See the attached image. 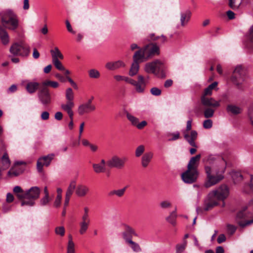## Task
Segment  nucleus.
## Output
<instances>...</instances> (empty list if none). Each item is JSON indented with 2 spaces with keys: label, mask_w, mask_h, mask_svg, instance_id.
Listing matches in <instances>:
<instances>
[{
  "label": "nucleus",
  "mask_w": 253,
  "mask_h": 253,
  "mask_svg": "<svg viewBox=\"0 0 253 253\" xmlns=\"http://www.w3.org/2000/svg\"><path fill=\"white\" fill-rule=\"evenodd\" d=\"M1 22L3 26H0V38L4 44L9 42V36L5 28L11 30H16L19 26V20L17 14L12 10H6L0 14Z\"/></svg>",
  "instance_id": "f257e3e1"
},
{
  "label": "nucleus",
  "mask_w": 253,
  "mask_h": 253,
  "mask_svg": "<svg viewBox=\"0 0 253 253\" xmlns=\"http://www.w3.org/2000/svg\"><path fill=\"white\" fill-rule=\"evenodd\" d=\"M13 191L21 201V206L32 207L35 205V200L39 198L41 189L39 187L33 186L28 190H24L20 186H16L13 188Z\"/></svg>",
  "instance_id": "f03ea898"
},
{
  "label": "nucleus",
  "mask_w": 253,
  "mask_h": 253,
  "mask_svg": "<svg viewBox=\"0 0 253 253\" xmlns=\"http://www.w3.org/2000/svg\"><path fill=\"white\" fill-rule=\"evenodd\" d=\"M229 194V189L227 186L221 185L217 190L210 193L208 196V201L205 203V207L197 208L198 213H202L203 211H208L218 205L219 201H223L226 199Z\"/></svg>",
  "instance_id": "7ed1b4c3"
},
{
  "label": "nucleus",
  "mask_w": 253,
  "mask_h": 253,
  "mask_svg": "<svg viewBox=\"0 0 253 253\" xmlns=\"http://www.w3.org/2000/svg\"><path fill=\"white\" fill-rule=\"evenodd\" d=\"M135 53H138V56L144 62L159 55L160 48L156 43L151 42L140 48Z\"/></svg>",
  "instance_id": "20e7f679"
},
{
  "label": "nucleus",
  "mask_w": 253,
  "mask_h": 253,
  "mask_svg": "<svg viewBox=\"0 0 253 253\" xmlns=\"http://www.w3.org/2000/svg\"><path fill=\"white\" fill-rule=\"evenodd\" d=\"M165 67L164 63L159 60L148 62L145 64L144 70L147 73H151L159 78H165Z\"/></svg>",
  "instance_id": "39448f33"
},
{
  "label": "nucleus",
  "mask_w": 253,
  "mask_h": 253,
  "mask_svg": "<svg viewBox=\"0 0 253 253\" xmlns=\"http://www.w3.org/2000/svg\"><path fill=\"white\" fill-rule=\"evenodd\" d=\"M250 205H253V199H252L250 203ZM251 213L247 211V207H244L237 214L236 220L238 225L242 228H244L253 223V218L251 220H247L251 216Z\"/></svg>",
  "instance_id": "423d86ee"
},
{
  "label": "nucleus",
  "mask_w": 253,
  "mask_h": 253,
  "mask_svg": "<svg viewBox=\"0 0 253 253\" xmlns=\"http://www.w3.org/2000/svg\"><path fill=\"white\" fill-rule=\"evenodd\" d=\"M29 46L23 42H15L12 44L9 49V51L13 56L27 57L30 53Z\"/></svg>",
  "instance_id": "0eeeda50"
},
{
  "label": "nucleus",
  "mask_w": 253,
  "mask_h": 253,
  "mask_svg": "<svg viewBox=\"0 0 253 253\" xmlns=\"http://www.w3.org/2000/svg\"><path fill=\"white\" fill-rule=\"evenodd\" d=\"M246 72L241 66H237L234 70L231 77L232 82L238 89H242L241 84L245 81Z\"/></svg>",
  "instance_id": "6e6552de"
},
{
  "label": "nucleus",
  "mask_w": 253,
  "mask_h": 253,
  "mask_svg": "<svg viewBox=\"0 0 253 253\" xmlns=\"http://www.w3.org/2000/svg\"><path fill=\"white\" fill-rule=\"evenodd\" d=\"M192 128V120H189L187 122L186 129L183 131L184 137L188 143L192 147L196 148L197 147L195 140L197 138L198 133L196 130H191L189 133L188 131Z\"/></svg>",
  "instance_id": "1a4fd4ad"
},
{
  "label": "nucleus",
  "mask_w": 253,
  "mask_h": 253,
  "mask_svg": "<svg viewBox=\"0 0 253 253\" xmlns=\"http://www.w3.org/2000/svg\"><path fill=\"white\" fill-rule=\"evenodd\" d=\"M38 96L39 101L44 106H47L51 102V96L47 87L42 85L39 88Z\"/></svg>",
  "instance_id": "9d476101"
},
{
  "label": "nucleus",
  "mask_w": 253,
  "mask_h": 253,
  "mask_svg": "<svg viewBox=\"0 0 253 253\" xmlns=\"http://www.w3.org/2000/svg\"><path fill=\"white\" fill-rule=\"evenodd\" d=\"M127 161L126 157L121 158L117 155H114L107 161L106 165L110 168L122 169L124 168Z\"/></svg>",
  "instance_id": "9b49d317"
},
{
  "label": "nucleus",
  "mask_w": 253,
  "mask_h": 253,
  "mask_svg": "<svg viewBox=\"0 0 253 253\" xmlns=\"http://www.w3.org/2000/svg\"><path fill=\"white\" fill-rule=\"evenodd\" d=\"M198 175V170L187 169L181 174V179L185 183L192 184L196 181Z\"/></svg>",
  "instance_id": "f8f14e48"
},
{
  "label": "nucleus",
  "mask_w": 253,
  "mask_h": 253,
  "mask_svg": "<svg viewBox=\"0 0 253 253\" xmlns=\"http://www.w3.org/2000/svg\"><path fill=\"white\" fill-rule=\"evenodd\" d=\"M205 171L207 175V181L205 183V186L206 188H209L211 186L216 184L220 181L223 178L221 175H218L217 176L211 174V169L210 167H205Z\"/></svg>",
  "instance_id": "ddd939ff"
},
{
  "label": "nucleus",
  "mask_w": 253,
  "mask_h": 253,
  "mask_svg": "<svg viewBox=\"0 0 253 253\" xmlns=\"http://www.w3.org/2000/svg\"><path fill=\"white\" fill-rule=\"evenodd\" d=\"M54 156V155L53 154H51L40 158L37 164L38 170L39 171H41L44 166L48 167L50 165L51 161L53 160Z\"/></svg>",
  "instance_id": "4468645a"
},
{
  "label": "nucleus",
  "mask_w": 253,
  "mask_h": 253,
  "mask_svg": "<svg viewBox=\"0 0 253 253\" xmlns=\"http://www.w3.org/2000/svg\"><path fill=\"white\" fill-rule=\"evenodd\" d=\"M201 101L202 104L205 107L216 109L220 106V101H216L213 98L209 97L208 96H201Z\"/></svg>",
  "instance_id": "2eb2a0df"
},
{
  "label": "nucleus",
  "mask_w": 253,
  "mask_h": 253,
  "mask_svg": "<svg viewBox=\"0 0 253 253\" xmlns=\"http://www.w3.org/2000/svg\"><path fill=\"white\" fill-rule=\"evenodd\" d=\"M138 53H135L133 56V62L129 70V75L130 76H134L138 73L139 69V63L144 62L137 55Z\"/></svg>",
  "instance_id": "dca6fc26"
},
{
  "label": "nucleus",
  "mask_w": 253,
  "mask_h": 253,
  "mask_svg": "<svg viewBox=\"0 0 253 253\" xmlns=\"http://www.w3.org/2000/svg\"><path fill=\"white\" fill-rule=\"evenodd\" d=\"M147 84V81L142 75H139L137 77V81L135 86L136 92L143 93L144 92Z\"/></svg>",
  "instance_id": "f3484780"
},
{
  "label": "nucleus",
  "mask_w": 253,
  "mask_h": 253,
  "mask_svg": "<svg viewBox=\"0 0 253 253\" xmlns=\"http://www.w3.org/2000/svg\"><path fill=\"white\" fill-rule=\"evenodd\" d=\"M96 110V107L94 105H90L86 103L80 105L78 109V112L80 115H83L84 114H87L93 112Z\"/></svg>",
  "instance_id": "a211bd4d"
},
{
  "label": "nucleus",
  "mask_w": 253,
  "mask_h": 253,
  "mask_svg": "<svg viewBox=\"0 0 253 253\" xmlns=\"http://www.w3.org/2000/svg\"><path fill=\"white\" fill-rule=\"evenodd\" d=\"M123 237L125 240L126 242L127 240H132L133 236H137L138 235L136 233L135 230L129 225H125V230L122 233Z\"/></svg>",
  "instance_id": "6ab92c4d"
},
{
  "label": "nucleus",
  "mask_w": 253,
  "mask_h": 253,
  "mask_svg": "<svg viewBox=\"0 0 253 253\" xmlns=\"http://www.w3.org/2000/svg\"><path fill=\"white\" fill-rule=\"evenodd\" d=\"M180 21L182 27H185L190 21L192 12L190 10H186L180 13Z\"/></svg>",
  "instance_id": "aec40b11"
},
{
  "label": "nucleus",
  "mask_w": 253,
  "mask_h": 253,
  "mask_svg": "<svg viewBox=\"0 0 253 253\" xmlns=\"http://www.w3.org/2000/svg\"><path fill=\"white\" fill-rule=\"evenodd\" d=\"M201 158V154H198L192 157L187 165V169H192L193 170H198V167L199 166Z\"/></svg>",
  "instance_id": "412c9836"
},
{
  "label": "nucleus",
  "mask_w": 253,
  "mask_h": 253,
  "mask_svg": "<svg viewBox=\"0 0 253 253\" xmlns=\"http://www.w3.org/2000/svg\"><path fill=\"white\" fill-rule=\"evenodd\" d=\"M125 64L121 60L115 62H109L105 65V67L110 70H115L121 67H125Z\"/></svg>",
  "instance_id": "4be33fe9"
},
{
  "label": "nucleus",
  "mask_w": 253,
  "mask_h": 253,
  "mask_svg": "<svg viewBox=\"0 0 253 253\" xmlns=\"http://www.w3.org/2000/svg\"><path fill=\"white\" fill-rule=\"evenodd\" d=\"M22 164L21 162H17L15 163L14 167L12 168L8 171V174L9 176H17L22 173L23 169L19 167V165Z\"/></svg>",
  "instance_id": "5701e85b"
},
{
  "label": "nucleus",
  "mask_w": 253,
  "mask_h": 253,
  "mask_svg": "<svg viewBox=\"0 0 253 253\" xmlns=\"http://www.w3.org/2000/svg\"><path fill=\"white\" fill-rule=\"evenodd\" d=\"M226 111L229 114L237 115L241 113L242 109L236 105L230 104L227 105Z\"/></svg>",
  "instance_id": "b1692460"
},
{
  "label": "nucleus",
  "mask_w": 253,
  "mask_h": 253,
  "mask_svg": "<svg viewBox=\"0 0 253 253\" xmlns=\"http://www.w3.org/2000/svg\"><path fill=\"white\" fill-rule=\"evenodd\" d=\"M40 88V84L37 82H28L26 85V90L30 94L35 93Z\"/></svg>",
  "instance_id": "393cba45"
},
{
  "label": "nucleus",
  "mask_w": 253,
  "mask_h": 253,
  "mask_svg": "<svg viewBox=\"0 0 253 253\" xmlns=\"http://www.w3.org/2000/svg\"><path fill=\"white\" fill-rule=\"evenodd\" d=\"M1 163L2 165L0 168V171L1 170H5L9 167L10 161L7 153H4L3 155L1 158Z\"/></svg>",
  "instance_id": "a878e982"
},
{
  "label": "nucleus",
  "mask_w": 253,
  "mask_h": 253,
  "mask_svg": "<svg viewBox=\"0 0 253 253\" xmlns=\"http://www.w3.org/2000/svg\"><path fill=\"white\" fill-rule=\"evenodd\" d=\"M153 156L151 152L145 153L141 158V165L143 168H146L151 162Z\"/></svg>",
  "instance_id": "bb28decb"
},
{
  "label": "nucleus",
  "mask_w": 253,
  "mask_h": 253,
  "mask_svg": "<svg viewBox=\"0 0 253 253\" xmlns=\"http://www.w3.org/2000/svg\"><path fill=\"white\" fill-rule=\"evenodd\" d=\"M89 191V188L85 185H79L76 190V194L80 197H84Z\"/></svg>",
  "instance_id": "cd10ccee"
},
{
  "label": "nucleus",
  "mask_w": 253,
  "mask_h": 253,
  "mask_svg": "<svg viewBox=\"0 0 253 253\" xmlns=\"http://www.w3.org/2000/svg\"><path fill=\"white\" fill-rule=\"evenodd\" d=\"M127 187V186H126L121 189L111 190L108 193V196L112 197L116 195L119 198L122 197L124 195Z\"/></svg>",
  "instance_id": "c85d7f7f"
},
{
  "label": "nucleus",
  "mask_w": 253,
  "mask_h": 253,
  "mask_svg": "<svg viewBox=\"0 0 253 253\" xmlns=\"http://www.w3.org/2000/svg\"><path fill=\"white\" fill-rule=\"evenodd\" d=\"M50 53L52 55V61L59 60V59H63L64 58L63 55L57 47H54V49H51Z\"/></svg>",
  "instance_id": "c756f323"
},
{
  "label": "nucleus",
  "mask_w": 253,
  "mask_h": 253,
  "mask_svg": "<svg viewBox=\"0 0 253 253\" xmlns=\"http://www.w3.org/2000/svg\"><path fill=\"white\" fill-rule=\"evenodd\" d=\"M217 83L214 82L210 84L205 89L203 94L201 96H208L211 95L212 90L216 87Z\"/></svg>",
  "instance_id": "7c9ffc66"
},
{
  "label": "nucleus",
  "mask_w": 253,
  "mask_h": 253,
  "mask_svg": "<svg viewBox=\"0 0 253 253\" xmlns=\"http://www.w3.org/2000/svg\"><path fill=\"white\" fill-rule=\"evenodd\" d=\"M187 245V241L183 240L181 243L177 244L175 246V253H183L185 250Z\"/></svg>",
  "instance_id": "2f4dec72"
},
{
  "label": "nucleus",
  "mask_w": 253,
  "mask_h": 253,
  "mask_svg": "<svg viewBox=\"0 0 253 253\" xmlns=\"http://www.w3.org/2000/svg\"><path fill=\"white\" fill-rule=\"evenodd\" d=\"M90 221H81L79 224L80 230L79 232L80 234H84L88 228L89 225Z\"/></svg>",
  "instance_id": "473e14b6"
},
{
  "label": "nucleus",
  "mask_w": 253,
  "mask_h": 253,
  "mask_svg": "<svg viewBox=\"0 0 253 253\" xmlns=\"http://www.w3.org/2000/svg\"><path fill=\"white\" fill-rule=\"evenodd\" d=\"M74 102L67 101L66 103H63L61 105V109L67 113L73 111L72 109L74 107Z\"/></svg>",
  "instance_id": "72a5a7b5"
},
{
  "label": "nucleus",
  "mask_w": 253,
  "mask_h": 253,
  "mask_svg": "<svg viewBox=\"0 0 253 253\" xmlns=\"http://www.w3.org/2000/svg\"><path fill=\"white\" fill-rule=\"evenodd\" d=\"M177 217L176 211H173L170 213V215L166 217V220L173 226L176 224V219Z\"/></svg>",
  "instance_id": "f704fd0d"
},
{
  "label": "nucleus",
  "mask_w": 253,
  "mask_h": 253,
  "mask_svg": "<svg viewBox=\"0 0 253 253\" xmlns=\"http://www.w3.org/2000/svg\"><path fill=\"white\" fill-rule=\"evenodd\" d=\"M126 243L129 245L130 248L134 252L138 253L141 251V248L139 244L136 242H133L132 240L129 239V240H128Z\"/></svg>",
  "instance_id": "c9c22d12"
},
{
  "label": "nucleus",
  "mask_w": 253,
  "mask_h": 253,
  "mask_svg": "<svg viewBox=\"0 0 253 253\" xmlns=\"http://www.w3.org/2000/svg\"><path fill=\"white\" fill-rule=\"evenodd\" d=\"M231 176L234 183L240 182L243 179V176L240 171H232Z\"/></svg>",
  "instance_id": "e433bc0d"
},
{
  "label": "nucleus",
  "mask_w": 253,
  "mask_h": 253,
  "mask_svg": "<svg viewBox=\"0 0 253 253\" xmlns=\"http://www.w3.org/2000/svg\"><path fill=\"white\" fill-rule=\"evenodd\" d=\"M65 97L67 101L74 102V94L71 88H68L66 90Z\"/></svg>",
  "instance_id": "4c0bfd02"
},
{
  "label": "nucleus",
  "mask_w": 253,
  "mask_h": 253,
  "mask_svg": "<svg viewBox=\"0 0 253 253\" xmlns=\"http://www.w3.org/2000/svg\"><path fill=\"white\" fill-rule=\"evenodd\" d=\"M204 111V115L206 118H211L214 114L215 110L214 108H208L206 107Z\"/></svg>",
  "instance_id": "58836bf2"
},
{
  "label": "nucleus",
  "mask_w": 253,
  "mask_h": 253,
  "mask_svg": "<svg viewBox=\"0 0 253 253\" xmlns=\"http://www.w3.org/2000/svg\"><path fill=\"white\" fill-rule=\"evenodd\" d=\"M75 188L76 182L75 181H71L66 191V196L71 197Z\"/></svg>",
  "instance_id": "ea45409f"
},
{
  "label": "nucleus",
  "mask_w": 253,
  "mask_h": 253,
  "mask_svg": "<svg viewBox=\"0 0 253 253\" xmlns=\"http://www.w3.org/2000/svg\"><path fill=\"white\" fill-rule=\"evenodd\" d=\"M92 168L93 169L94 172L97 173L103 172L106 170L105 167L101 166L99 164H93L92 165Z\"/></svg>",
  "instance_id": "a19ab883"
},
{
  "label": "nucleus",
  "mask_w": 253,
  "mask_h": 253,
  "mask_svg": "<svg viewBox=\"0 0 253 253\" xmlns=\"http://www.w3.org/2000/svg\"><path fill=\"white\" fill-rule=\"evenodd\" d=\"M42 86L46 87L50 86L54 88H56L59 86V84L56 82L46 80L42 83Z\"/></svg>",
  "instance_id": "79ce46f5"
},
{
  "label": "nucleus",
  "mask_w": 253,
  "mask_h": 253,
  "mask_svg": "<svg viewBox=\"0 0 253 253\" xmlns=\"http://www.w3.org/2000/svg\"><path fill=\"white\" fill-rule=\"evenodd\" d=\"M126 116L127 119L131 122L132 125L136 126L139 122L138 118L135 117L128 112L126 113Z\"/></svg>",
  "instance_id": "37998d69"
},
{
  "label": "nucleus",
  "mask_w": 253,
  "mask_h": 253,
  "mask_svg": "<svg viewBox=\"0 0 253 253\" xmlns=\"http://www.w3.org/2000/svg\"><path fill=\"white\" fill-rule=\"evenodd\" d=\"M89 209L88 207H85L84 208V213L82 216V221H86L87 222L90 221L89 216Z\"/></svg>",
  "instance_id": "c03bdc74"
},
{
  "label": "nucleus",
  "mask_w": 253,
  "mask_h": 253,
  "mask_svg": "<svg viewBox=\"0 0 253 253\" xmlns=\"http://www.w3.org/2000/svg\"><path fill=\"white\" fill-rule=\"evenodd\" d=\"M88 74L90 78L93 79H98L100 76L99 72L94 69L90 70L88 71Z\"/></svg>",
  "instance_id": "a18cd8bd"
},
{
  "label": "nucleus",
  "mask_w": 253,
  "mask_h": 253,
  "mask_svg": "<svg viewBox=\"0 0 253 253\" xmlns=\"http://www.w3.org/2000/svg\"><path fill=\"white\" fill-rule=\"evenodd\" d=\"M55 233L61 237H63L65 235V229L63 226H58L55 228Z\"/></svg>",
  "instance_id": "49530a36"
},
{
  "label": "nucleus",
  "mask_w": 253,
  "mask_h": 253,
  "mask_svg": "<svg viewBox=\"0 0 253 253\" xmlns=\"http://www.w3.org/2000/svg\"><path fill=\"white\" fill-rule=\"evenodd\" d=\"M145 151V147L143 145H139L135 150V156L139 157L142 155Z\"/></svg>",
  "instance_id": "de8ad7c7"
},
{
  "label": "nucleus",
  "mask_w": 253,
  "mask_h": 253,
  "mask_svg": "<svg viewBox=\"0 0 253 253\" xmlns=\"http://www.w3.org/2000/svg\"><path fill=\"white\" fill-rule=\"evenodd\" d=\"M52 63L56 69L60 71L65 70V67L63 66L62 63L59 60H54L52 61Z\"/></svg>",
  "instance_id": "09e8293b"
},
{
  "label": "nucleus",
  "mask_w": 253,
  "mask_h": 253,
  "mask_svg": "<svg viewBox=\"0 0 253 253\" xmlns=\"http://www.w3.org/2000/svg\"><path fill=\"white\" fill-rule=\"evenodd\" d=\"M75 244L74 243H68L67 252V253H75Z\"/></svg>",
  "instance_id": "8fccbe9b"
},
{
  "label": "nucleus",
  "mask_w": 253,
  "mask_h": 253,
  "mask_svg": "<svg viewBox=\"0 0 253 253\" xmlns=\"http://www.w3.org/2000/svg\"><path fill=\"white\" fill-rule=\"evenodd\" d=\"M151 93L154 96H159L162 93V91L160 89L154 87L150 89Z\"/></svg>",
  "instance_id": "3c124183"
},
{
  "label": "nucleus",
  "mask_w": 253,
  "mask_h": 253,
  "mask_svg": "<svg viewBox=\"0 0 253 253\" xmlns=\"http://www.w3.org/2000/svg\"><path fill=\"white\" fill-rule=\"evenodd\" d=\"M50 199L49 198V196H44L40 200V205L41 206H46L48 204V203L50 202Z\"/></svg>",
  "instance_id": "603ef678"
},
{
  "label": "nucleus",
  "mask_w": 253,
  "mask_h": 253,
  "mask_svg": "<svg viewBox=\"0 0 253 253\" xmlns=\"http://www.w3.org/2000/svg\"><path fill=\"white\" fill-rule=\"evenodd\" d=\"M212 122L210 119L205 120L203 123V126L206 129H209L212 127Z\"/></svg>",
  "instance_id": "864d4df0"
},
{
  "label": "nucleus",
  "mask_w": 253,
  "mask_h": 253,
  "mask_svg": "<svg viewBox=\"0 0 253 253\" xmlns=\"http://www.w3.org/2000/svg\"><path fill=\"white\" fill-rule=\"evenodd\" d=\"M172 136L171 138L169 139V141H172L176 140L180 138V134L179 132L176 133H169L168 134V136Z\"/></svg>",
  "instance_id": "5fc2aeb1"
},
{
  "label": "nucleus",
  "mask_w": 253,
  "mask_h": 253,
  "mask_svg": "<svg viewBox=\"0 0 253 253\" xmlns=\"http://www.w3.org/2000/svg\"><path fill=\"white\" fill-rule=\"evenodd\" d=\"M160 206L162 209H167L171 206V204L168 201H164L161 202Z\"/></svg>",
  "instance_id": "6e6d98bb"
},
{
  "label": "nucleus",
  "mask_w": 253,
  "mask_h": 253,
  "mask_svg": "<svg viewBox=\"0 0 253 253\" xmlns=\"http://www.w3.org/2000/svg\"><path fill=\"white\" fill-rule=\"evenodd\" d=\"M227 227L229 233L231 235L233 234L236 230V227L233 225L228 224Z\"/></svg>",
  "instance_id": "4d7b16f0"
},
{
  "label": "nucleus",
  "mask_w": 253,
  "mask_h": 253,
  "mask_svg": "<svg viewBox=\"0 0 253 253\" xmlns=\"http://www.w3.org/2000/svg\"><path fill=\"white\" fill-rule=\"evenodd\" d=\"M248 38L251 42L253 43V25L251 27L249 30Z\"/></svg>",
  "instance_id": "13d9d810"
},
{
  "label": "nucleus",
  "mask_w": 253,
  "mask_h": 253,
  "mask_svg": "<svg viewBox=\"0 0 253 253\" xmlns=\"http://www.w3.org/2000/svg\"><path fill=\"white\" fill-rule=\"evenodd\" d=\"M61 200L62 197L56 196L55 201L54 202V206L56 208H59L60 206Z\"/></svg>",
  "instance_id": "bf43d9fd"
},
{
  "label": "nucleus",
  "mask_w": 253,
  "mask_h": 253,
  "mask_svg": "<svg viewBox=\"0 0 253 253\" xmlns=\"http://www.w3.org/2000/svg\"><path fill=\"white\" fill-rule=\"evenodd\" d=\"M17 90V86L15 84H12L11 85L7 90V93H14Z\"/></svg>",
  "instance_id": "052dcab7"
},
{
  "label": "nucleus",
  "mask_w": 253,
  "mask_h": 253,
  "mask_svg": "<svg viewBox=\"0 0 253 253\" xmlns=\"http://www.w3.org/2000/svg\"><path fill=\"white\" fill-rule=\"evenodd\" d=\"M41 117L43 121L47 120L49 117V113L47 111H43L42 113Z\"/></svg>",
  "instance_id": "680f3d73"
},
{
  "label": "nucleus",
  "mask_w": 253,
  "mask_h": 253,
  "mask_svg": "<svg viewBox=\"0 0 253 253\" xmlns=\"http://www.w3.org/2000/svg\"><path fill=\"white\" fill-rule=\"evenodd\" d=\"M10 209H11V206L8 204H4L2 208H1V211L4 212V213H6L8 211H10Z\"/></svg>",
  "instance_id": "e2e57ef3"
},
{
  "label": "nucleus",
  "mask_w": 253,
  "mask_h": 253,
  "mask_svg": "<svg viewBox=\"0 0 253 253\" xmlns=\"http://www.w3.org/2000/svg\"><path fill=\"white\" fill-rule=\"evenodd\" d=\"M253 112V102L250 105L249 108V116L251 119V123L253 126V121L252 120V115Z\"/></svg>",
  "instance_id": "0e129e2a"
},
{
  "label": "nucleus",
  "mask_w": 253,
  "mask_h": 253,
  "mask_svg": "<svg viewBox=\"0 0 253 253\" xmlns=\"http://www.w3.org/2000/svg\"><path fill=\"white\" fill-rule=\"evenodd\" d=\"M66 25L67 29L69 32H70L71 33H72L73 34H75L76 33L75 31H74L73 30L72 26L68 20L66 21Z\"/></svg>",
  "instance_id": "69168bd1"
},
{
  "label": "nucleus",
  "mask_w": 253,
  "mask_h": 253,
  "mask_svg": "<svg viewBox=\"0 0 253 253\" xmlns=\"http://www.w3.org/2000/svg\"><path fill=\"white\" fill-rule=\"evenodd\" d=\"M226 240V237L224 234H220L219 235L217 241L218 244H221L222 242L225 241Z\"/></svg>",
  "instance_id": "338daca9"
},
{
  "label": "nucleus",
  "mask_w": 253,
  "mask_h": 253,
  "mask_svg": "<svg viewBox=\"0 0 253 253\" xmlns=\"http://www.w3.org/2000/svg\"><path fill=\"white\" fill-rule=\"evenodd\" d=\"M54 118L57 121H60L63 118V114L61 112H57L54 115Z\"/></svg>",
  "instance_id": "774afa93"
}]
</instances>
